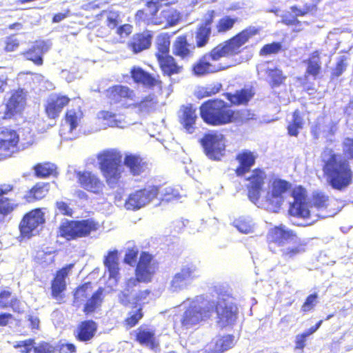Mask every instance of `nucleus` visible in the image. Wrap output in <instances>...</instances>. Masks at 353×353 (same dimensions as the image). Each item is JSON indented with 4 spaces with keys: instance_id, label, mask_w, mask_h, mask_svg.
Returning <instances> with one entry per match:
<instances>
[{
    "instance_id": "nucleus-55",
    "label": "nucleus",
    "mask_w": 353,
    "mask_h": 353,
    "mask_svg": "<svg viewBox=\"0 0 353 353\" xmlns=\"http://www.w3.org/2000/svg\"><path fill=\"white\" fill-rule=\"evenodd\" d=\"M282 49V43L279 41H274L270 43L264 45L260 50L261 56H268L270 54H277Z\"/></svg>"
},
{
    "instance_id": "nucleus-3",
    "label": "nucleus",
    "mask_w": 353,
    "mask_h": 353,
    "mask_svg": "<svg viewBox=\"0 0 353 353\" xmlns=\"http://www.w3.org/2000/svg\"><path fill=\"white\" fill-rule=\"evenodd\" d=\"M267 238L270 242V245L274 243L284 247L281 249V252L285 260H292L305 252L306 243L285 225H281L270 229Z\"/></svg>"
},
{
    "instance_id": "nucleus-26",
    "label": "nucleus",
    "mask_w": 353,
    "mask_h": 353,
    "mask_svg": "<svg viewBox=\"0 0 353 353\" xmlns=\"http://www.w3.org/2000/svg\"><path fill=\"white\" fill-rule=\"evenodd\" d=\"M50 49L48 42L45 41H36L27 51L23 53L26 59L32 61L37 65L43 63V54Z\"/></svg>"
},
{
    "instance_id": "nucleus-20",
    "label": "nucleus",
    "mask_w": 353,
    "mask_h": 353,
    "mask_svg": "<svg viewBox=\"0 0 353 353\" xmlns=\"http://www.w3.org/2000/svg\"><path fill=\"white\" fill-rule=\"evenodd\" d=\"M230 65H221V64H212L208 57L203 55L193 65L192 73L196 77H203L206 74L216 72L229 68Z\"/></svg>"
},
{
    "instance_id": "nucleus-19",
    "label": "nucleus",
    "mask_w": 353,
    "mask_h": 353,
    "mask_svg": "<svg viewBox=\"0 0 353 353\" xmlns=\"http://www.w3.org/2000/svg\"><path fill=\"white\" fill-rule=\"evenodd\" d=\"M235 343V336L233 334H225L214 339L210 343L207 344L204 347L203 352L223 353L233 347Z\"/></svg>"
},
{
    "instance_id": "nucleus-9",
    "label": "nucleus",
    "mask_w": 353,
    "mask_h": 353,
    "mask_svg": "<svg viewBox=\"0 0 353 353\" xmlns=\"http://www.w3.org/2000/svg\"><path fill=\"white\" fill-rule=\"evenodd\" d=\"M97 224L92 219L81 221H68L61 223L59 235L68 241L75 240L78 238L87 236L91 232L97 230Z\"/></svg>"
},
{
    "instance_id": "nucleus-48",
    "label": "nucleus",
    "mask_w": 353,
    "mask_h": 353,
    "mask_svg": "<svg viewBox=\"0 0 353 353\" xmlns=\"http://www.w3.org/2000/svg\"><path fill=\"white\" fill-rule=\"evenodd\" d=\"M157 52L156 53L157 59L169 56L170 40L168 34L160 35L157 41Z\"/></svg>"
},
{
    "instance_id": "nucleus-29",
    "label": "nucleus",
    "mask_w": 353,
    "mask_h": 353,
    "mask_svg": "<svg viewBox=\"0 0 353 353\" xmlns=\"http://www.w3.org/2000/svg\"><path fill=\"white\" fill-rule=\"evenodd\" d=\"M152 34L150 31H144L132 36L128 46L134 54H138L150 48L152 44Z\"/></svg>"
},
{
    "instance_id": "nucleus-47",
    "label": "nucleus",
    "mask_w": 353,
    "mask_h": 353,
    "mask_svg": "<svg viewBox=\"0 0 353 353\" xmlns=\"http://www.w3.org/2000/svg\"><path fill=\"white\" fill-rule=\"evenodd\" d=\"M232 225L238 231L243 234H250L254 232V224L250 216H241L235 219Z\"/></svg>"
},
{
    "instance_id": "nucleus-11",
    "label": "nucleus",
    "mask_w": 353,
    "mask_h": 353,
    "mask_svg": "<svg viewBox=\"0 0 353 353\" xmlns=\"http://www.w3.org/2000/svg\"><path fill=\"white\" fill-rule=\"evenodd\" d=\"M292 188V184L289 181L275 179L271 184L270 190L267 192L266 201L274 210H279L284 201V194Z\"/></svg>"
},
{
    "instance_id": "nucleus-57",
    "label": "nucleus",
    "mask_w": 353,
    "mask_h": 353,
    "mask_svg": "<svg viewBox=\"0 0 353 353\" xmlns=\"http://www.w3.org/2000/svg\"><path fill=\"white\" fill-rule=\"evenodd\" d=\"M36 342L34 339H28L24 341H16L13 347L15 349H21V353H30L32 350L34 351Z\"/></svg>"
},
{
    "instance_id": "nucleus-31",
    "label": "nucleus",
    "mask_w": 353,
    "mask_h": 353,
    "mask_svg": "<svg viewBox=\"0 0 353 353\" xmlns=\"http://www.w3.org/2000/svg\"><path fill=\"white\" fill-rule=\"evenodd\" d=\"M131 77L136 83L143 85L145 88H154L161 81L156 79L148 72L144 70L141 67L134 66L130 70Z\"/></svg>"
},
{
    "instance_id": "nucleus-30",
    "label": "nucleus",
    "mask_w": 353,
    "mask_h": 353,
    "mask_svg": "<svg viewBox=\"0 0 353 353\" xmlns=\"http://www.w3.org/2000/svg\"><path fill=\"white\" fill-rule=\"evenodd\" d=\"M310 203L306 196L303 194L294 197L293 203L290 204L289 214L299 218L307 219L310 216Z\"/></svg>"
},
{
    "instance_id": "nucleus-37",
    "label": "nucleus",
    "mask_w": 353,
    "mask_h": 353,
    "mask_svg": "<svg viewBox=\"0 0 353 353\" xmlns=\"http://www.w3.org/2000/svg\"><path fill=\"white\" fill-rule=\"evenodd\" d=\"M306 64L307 68L305 73L308 76H312L313 79H316L321 72V61L319 52H313L307 59L303 61Z\"/></svg>"
},
{
    "instance_id": "nucleus-36",
    "label": "nucleus",
    "mask_w": 353,
    "mask_h": 353,
    "mask_svg": "<svg viewBox=\"0 0 353 353\" xmlns=\"http://www.w3.org/2000/svg\"><path fill=\"white\" fill-rule=\"evenodd\" d=\"M103 263L108 271L110 278L117 280L119 275L118 250H110L104 256Z\"/></svg>"
},
{
    "instance_id": "nucleus-59",
    "label": "nucleus",
    "mask_w": 353,
    "mask_h": 353,
    "mask_svg": "<svg viewBox=\"0 0 353 353\" xmlns=\"http://www.w3.org/2000/svg\"><path fill=\"white\" fill-rule=\"evenodd\" d=\"M290 10L296 17H303L307 14L316 10V6L314 3H305L302 8H299L297 6H292L290 7Z\"/></svg>"
},
{
    "instance_id": "nucleus-27",
    "label": "nucleus",
    "mask_w": 353,
    "mask_h": 353,
    "mask_svg": "<svg viewBox=\"0 0 353 353\" xmlns=\"http://www.w3.org/2000/svg\"><path fill=\"white\" fill-rule=\"evenodd\" d=\"M195 46L188 42L187 35L183 34L177 37L172 46L173 54L181 57L183 60H188L194 55Z\"/></svg>"
},
{
    "instance_id": "nucleus-32",
    "label": "nucleus",
    "mask_w": 353,
    "mask_h": 353,
    "mask_svg": "<svg viewBox=\"0 0 353 353\" xmlns=\"http://www.w3.org/2000/svg\"><path fill=\"white\" fill-rule=\"evenodd\" d=\"M160 68L164 77H168L172 83L178 81L176 79L172 78L174 74H179L183 70V67L179 65L175 59L171 56H166L157 59Z\"/></svg>"
},
{
    "instance_id": "nucleus-8",
    "label": "nucleus",
    "mask_w": 353,
    "mask_h": 353,
    "mask_svg": "<svg viewBox=\"0 0 353 353\" xmlns=\"http://www.w3.org/2000/svg\"><path fill=\"white\" fill-rule=\"evenodd\" d=\"M201 276L200 262L196 260L185 261L174 274L170 281V290L179 292L189 288Z\"/></svg>"
},
{
    "instance_id": "nucleus-44",
    "label": "nucleus",
    "mask_w": 353,
    "mask_h": 353,
    "mask_svg": "<svg viewBox=\"0 0 353 353\" xmlns=\"http://www.w3.org/2000/svg\"><path fill=\"white\" fill-rule=\"evenodd\" d=\"M154 186L158 192L155 198L161 201L170 202L178 199L180 196L178 190L172 187Z\"/></svg>"
},
{
    "instance_id": "nucleus-34",
    "label": "nucleus",
    "mask_w": 353,
    "mask_h": 353,
    "mask_svg": "<svg viewBox=\"0 0 353 353\" xmlns=\"http://www.w3.org/2000/svg\"><path fill=\"white\" fill-rule=\"evenodd\" d=\"M69 98L66 96H57L50 98L46 108V112L49 118L55 119L59 116L63 108L69 103Z\"/></svg>"
},
{
    "instance_id": "nucleus-41",
    "label": "nucleus",
    "mask_w": 353,
    "mask_h": 353,
    "mask_svg": "<svg viewBox=\"0 0 353 353\" xmlns=\"http://www.w3.org/2000/svg\"><path fill=\"white\" fill-rule=\"evenodd\" d=\"M303 117L301 112L296 109L293 112L292 121L287 127L288 134L291 137H297L299 134V130L303 129Z\"/></svg>"
},
{
    "instance_id": "nucleus-18",
    "label": "nucleus",
    "mask_w": 353,
    "mask_h": 353,
    "mask_svg": "<svg viewBox=\"0 0 353 353\" xmlns=\"http://www.w3.org/2000/svg\"><path fill=\"white\" fill-rule=\"evenodd\" d=\"M77 177L81 187L84 190L98 194L103 190V183L99 178L89 171H79L77 172Z\"/></svg>"
},
{
    "instance_id": "nucleus-13",
    "label": "nucleus",
    "mask_w": 353,
    "mask_h": 353,
    "mask_svg": "<svg viewBox=\"0 0 353 353\" xmlns=\"http://www.w3.org/2000/svg\"><path fill=\"white\" fill-rule=\"evenodd\" d=\"M154 185L137 190L129 195L125 207L128 210H139L152 201L158 193Z\"/></svg>"
},
{
    "instance_id": "nucleus-22",
    "label": "nucleus",
    "mask_w": 353,
    "mask_h": 353,
    "mask_svg": "<svg viewBox=\"0 0 353 353\" xmlns=\"http://www.w3.org/2000/svg\"><path fill=\"white\" fill-rule=\"evenodd\" d=\"M178 117L180 123L183 125L185 131L189 134H192L195 130V123L197 119L196 109L192 104L181 106L178 112Z\"/></svg>"
},
{
    "instance_id": "nucleus-7",
    "label": "nucleus",
    "mask_w": 353,
    "mask_h": 353,
    "mask_svg": "<svg viewBox=\"0 0 353 353\" xmlns=\"http://www.w3.org/2000/svg\"><path fill=\"white\" fill-rule=\"evenodd\" d=\"M99 168L108 185L114 188L121 178L122 155L115 150H105L98 154Z\"/></svg>"
},
{
    "instance_id": "nucleus-17",
    "label": "nucleus",
    "mask_w": 353,
    "mask_h": 353,
    "mask_svg": "<svg viewBox=\"0 0 353 353\" xmlns=\"http://www.w3.org/2000/svg\"><path fill=\"white\" fill-rule=\"evenodd\" d=\"M26 93L23 89L19 88L14 90L8 103L5 111V118L11 119L18 112H21L26 105Z\"/></svg>"
},
{
    "instance_id": "nucleus-6",
    "label": "nucleus",
    "mask_w": 353,
    "mask_h": 353,
    "mask_svg": "<svg viewBox=\"0 0 353 353\" xmlns=\"http://www.w3.org/2000/svg\"><path fill=\"white\" fill-rule=\"evenodd\" d=\"M213 303L210 302L208 292L197 296L181 315V325L188 329L208 319L213 314Z\"/></svg>"
},
{
    "instance_id": "nucleus-60",
    "label": "nucleus",
    "mask_w": 353,
    "mask_h": 353,
    "mask_svg": "<svg viewBox=\"0 0 353 353\" xmlns=\"http://www.w3.org/2000/svg\"><path fill=\"white\" fill-rule=\"evenodd\" d=\"M222 88V85L221 83H216L214 85H210L206 88H202L200 89L197 93L196 97L199 99L204 98L206 97H210L213 94L218 93Z\"/></svg>"
},
{
    "instance_id": "nucleus-51",
    "label": "nucleus",
    "mask_w": 353,
    "mask_h": 353,
    "mask_svg": "<svg viewBox=\"0 0 353 353\" xmlns=\"http://www.w3.org/2000/svg\"><path fill=\"white\" fill-rule=\"evenodd\" d=\"M88 284L85 283L77 287L73 294V305L79 307L87 298Z\"/></svg>"
},
{
    "instance_id": "nucleus-49",
    "label": "nucleus",
    "mask_w": 353,
    "mask_h": 353,
    "mask_svg": "<svg viewBox=\"0 0 353 353\" xmlns=\"http://www.w3.org/2000/svg\"><path fill=\"white\" fill-rule=\"evenodd\" d=\"M238 17L225 15L221 18L217 24L216 29L219 33H225L230 30L238 21Z\"/></svg>"
},
{
    "instance_id": "nucleus-4",
    "label": "nucleus",
    "mask_w": 353,
    "mask_h": 353,
    "mask_svg": "<svg viewBox=\"0 0 353 353\" xmlns=\"http://www.w3.org/2000/svg\"><path fill=\"white\" fill-rule=\"evenodd\" d=\"M259 32V28L250 26L205 54L210 61H217L222 57L239 54L241 46Z\"/></svg>"
},
{
    "instance_id": "nucleus-50",
    "label": "nucleus",
    "mask_w": 353,
    "mask_h": 353,
    "mask_svg": "<svg viewBox=\"0 0 353 353\" xmlns=\"http://www.w3.org/2000/svg\"><path fill=\"white\" fill-rule=\"evenodd\" d=\"M347 57L345 55L340 56L337 59L336 65L332 69L330 74V80L333 81L334 79L341 77L343 72L347 70L348 63H347Z\"/></svg>"
},
{
    "instance_id": "nucleus-28",
    "label": "nucleus",
    "mask_w": 353,
    "mask_h": 353,
    "mask_svg": "<svg viewBox=\"0 0 353 353\" xmlns=\"http://www.w3.org/2000/svg\"><path fill=\"white\" fill-rule=\"evenodd\" d=\"M181 18V13L174 8H168L161 11L159 16L152 19L155 25L163 26L164 28L176 26Z\"/></svg>"
},
{
    "instance_id": "nucleus-5",
    "label": "nucleus",
    "mask_w": 353,
    "mask_h": 353,
    "mask_svg": "<svg viewBox=\"0 0 353 353\" xmlns=\"http://www.w3.org/2000/svg\"><path fill=\"white\" fill-rule=\"evenodd\" d=\"M200 116L203 121L212 125H222L232 122L234 111L222 99H212L204 101L200 106Z\"/></svg>"
},
{
    "instance_id": "nucleus-33",
    "label": "nucleus",
    "mask_w": 353,
    "mask_h": 353,
    "mask_svg": "<svg viewBox=\"0 0 353 353\" xmlns=\"http://www.w3.org/2000/svg\"><path fill=\"white\" fill-rule=\"evenodd\" d=\"M236 159L239 165L236 169L237 176H243L249 172L255 164L256 156L249 150H244L236 155Z\"/></svg>"
},
{
    "instance_id": "nucleus-52",
    "label": "nucleus",
    "mask_w": 353,
    "mask_h": 353,
    "mask_svg": "<svg viewBox=\"0 0 353 353\" xmlns=\"http://www.w3.org/2000/svg\"><path fill=\"white\" fill-rule=\"evenodd\" d=\"M143 308L141 305H135L133 310L129 312V316L125 319L126 324L130 327L136 325L143 316Z\"/></svg>"
},
{
    "instance_id": "nucleus-14",
    "label": "nucleus",
    "mask_w": 353,
    "mask_h": 353,
    "mask_svg": "<svg viewBox=\"0 0 353 353\" xmlns=\"http://www.w3.org/2000/svg\"><path fill=\"white\" fill-rule=\"evenodd\" d=\"M13 189L12 185L0 184V223H3L18 206L13 199L6 196Z\"/></svg>"
},
{
    "instance_id": "nucleus-58",
    "label": "nucleus",
    "mask_w": 353,
    "mask_h": 353,
    "mask_svg": "<svg viewBox=\"0 0 353 353\" xmlns=\"http://www.w3.org/2000/svg\"><path fill=\"white\" fill-rule=\"evenodd\" d=\"M139 249L137 247L128 248L125 251L123 262L132 267L137 266Z\"/></svg>"
},
{
    "instance_id": "nucleus-64",
    "label": "nucleus",
    "mask_w": 353,
    "mask_h": 353,
    "mask_svg": "<svg viewBox=\"0 0 353 353\" xmlns=\"http://www.w3.org/2000/svg\"><path fill=\"white\" fill-rule=\"evenodd\" d=\"M150 291L148 290H141L140 288L138 289L135 293L133 299H132V303L138 305L139 301H143L146 299L148 296L150 294Z\"/></svg>"
},
{
    "instance_id": "nucleus-46",
    "label": "nucleus",
    "mask_w": 353,
    "mask_h": 353,
    "mask_svg": "<svg viewBox=\"0 0 353 353\" xmlns=\"http://www.w3.org/2000/svg\"><path fill=\"white\" fill-rule=\"evenodd\" d=\"M57 166L54 163H38L34 167V174L37 177L46 178L57 175Z\"/></svg>"
},
{
    "instance_id": "nucleus-35",
    "label": "nucleus",
    "mask_w": 353,
    "mask_h": 353,
    "mask_svg": "<svg viewBox=\"0 0 353 353\" xmlns=\"http://www.w3.org/2000/svg\"><path fill=\"white\" fill-rule=\"evenodd\" d=\"M255 92L252 87L244 88L236 90L234 93L226 92V99L234 105H245L254 96Z\"/></svg>"
},
{
    "instance_id": "nucleus-53",
    "label": "nucleus",
    "mask_w": 353,
    "mask_h": 353,
    "mask_svg": "<svg viewBox=\"0 0 353 353\" xmlns=\"http://www.w3.org/2000/svg\"><path fill=\"white\" fill-rule=\"evenodd\" d=\"M211 30L205 28H199L196 32V43L198 48L204 47L209 41Z\"/></svg>"
},
{
    "instance_id": "nucleus-54",
    "label": "nucleus",
    "mask_w": 353,
    "mask_h": 353,
    "mask_svg": "<svg viewBox=\"0 0 353 353\" xmlns=\"http://www.w3.org/2000/svg\"><path fill=\"white\" fill-rule=\"evenodd\" d=\"M328 201V196L322 192L316 191L312 194V201L310 204V207H315L317 209L326 208Z\"/></svg>"
},
{
    "instance_id": "nucleus-62",
    "label": "nucleus",
    "mask_w": 353,
    "mask_h": 353,
    "mask_svg": "<svg viewBox=\"0 0 353 353\" xmlns=\"http://www.w3.org/2000/svg\"><path fill=\"white\" fill-rule=\"evenodd\" d=\"M55 350V347L49 343L41 341L37 345H35V347L34 348V353H54Z\"/></svg>"
},
{
    "instance_id": "nucleus-63",
    "label": "nucleus",
    "mask_w": 353,
    "mask_h": 353,
    "mask_svg": "<svg viewBox=\"0 0 353 353\" xmlns=\"http://www.w3.org/2000/svg\"><path fill=\"white\" fill-rule=\"evenodd\" d=\"M318 299L317 293H313L310 294L303 303L301 310L303 312H308L311 310L316 304Z\"/></svg>"
},
{
    "instance_id": "nucleus-45",
    "label": "nucleus",
    "mask_w": 353,
    "mask_h": 353,
    "mask_svg": "<svg viewBox=\"0 0 353 353\" xmlns=\"http://www.w3.org/2000/svg\"><path fill=\"white\" fill-rule=\"evenodd\" d=\"M66 289L65 279L57 274L51 282L52 296L59 300L63 298V293Z\"/></svg>"
},
{
    "instance_id": "nucleus-25",
    "label": "nucleus",
    "mask_w": 353,
    "mask_h": 353,
    "mask_svg": "<svg viewBox=\"0 0 353 353\" xmlns=\"http://www.w3.org/2000/svg\"><path fill=\"white\" fill-rule=\"evenodd\" d=\"M134 332L136 341L141 345L149 347L153 350L159 347V343L156 339L154 328L141 325Z\"/></svg>"
},
{
    "instance_id": "nucleus-56",
    "label": "nucleus",
    "mask_w": 353,
    "mask_h": 353,
    "mask_svg": "<svg viewBox=\"0 0 353 353\" xmlns=\"http://www.w3.org/2000/svg\"><path fill=\"white\" fill-rule=\"evenodd\" d=\"M98 118L108 121L111 127L122 128L121 121L116 118V114L109 111H100Z\"/></svg>"
},
{
    "instance_id": "nucleus-16",
    "label": "nucleus",
    "mask_w": 353,
    "mask_h": 353,
    "mask_svg": "<svg viewBox=\"0 0 353 353\" xmlns=\"http://www.w3.org/2000/svg\"><path fill=\"white\" fill-rule=\"evenodd\" d=\"M153 256L148 252H142L135 269V276L144 283L151 281L154 272V267L152 263Z\"/></svg>"
},
{
    "instance_id": "nucleus-43",
    "label": "nucleus",
    "mask_w": 353,
    "mask_h": 353,
    "mask_svg": "<svg viewBox=\"0 0 353 353\" xmlns=\"http://www.w3.org/2000/svg\"><path fill=\"white\" fill-rule=\"evenodd\" d=\"M109 99L114 103L120 101L121 98H129L132 91L128 87L122 85H116L108 90Z\"/></svg>"
},
{
    "instance_id": "nucleus-40",
    "label": "nucleus",
    "mask_w": 353,
    "mask_h": 353,
    "mask_svg": "<svg viewBox=\"0 0 353 353\" xmlns=\"http://www.w3.org/2000/svg\"><path fill=\"white\" fill-rule=\"evenodd\" d=\"M103 288H99L97 290L92 294V296L88 299L83 307V312L86 314L94 312L101 306L103 302Z\"/></svg>"
},
{
    "instance_id": "nucleus-42",
    "label": "nucleus",
    "mask_w": 353,
    "mask_h": 353,
    "mask_svg": "<svg viewBox=\"0 0 353 353\" xmlns=\"http://www.w3.org/2000/svg\"><path fill=\"white\" fill-rule=\"evenodd\" d=\"M265 72L268 77L270 79L269 84L272 88L279 87L287 78L286 76L283 74V71L277 67H268L265 70Z\"/></svg>"
},
{
    "instance_id": "nucleus-2",
    "label": "nucleus",
    "mask_w": 353,
    "mask_h": 353,
    "mask_svg": "<svg viewBox=\"0 0 353 353\" xmlns=\"http://www.w3.org/2000/svg\"><path fill=\"white\" fill-rule=\"evenodd\" d=\"M231 291L223 285L209 289L210 302L214 305L213 312L216 313L217 323L221 328L233 326L239 318V307Z\"/></svg>"
},
{
    "instance_id": "nucleus-21",
    "label": "nucleus",
    "mask_w": 353,
    "mask_h": 353,
    "mask_svg": "<svg viewBox=\"0 0 353 353\" xmlns=\"http://www.w3.org/2000/svg\"><path fill=\"white\" fill-rule=\"evenodd\" d=\"M141 283L144 282L137 276L131 277L125 281L124 289L118 294L119 302L122 305H131L132 299L135 296L138 289L141 288Z\"/></svg>"
},
{
    "instance_id": "nucleus-12",
    "label": "nucleus",
    "mask_w": 353,
    "mask_h": 353,
    "mask_svg": "<svg viewBox=\"0 0 353 353\" xmlns=\"http://www.w3.org/2000/svg\"><path fill=\"white\" fill-rule=\"evenodd\" d=\"M46 221L44 213L39 208L32 210L25 214L19 223V230L23 237L30 238L38 232L37 228Z\"/></svg>"
},
{
    "instance_id": "nucleus-1",
    "label": "nucleus",
    "mask_w": 353,
    "mask_h": 353,
    "mask_svg": "<svg viewBox=\"0 0 353 353\" xmlns=\"http://www.w3.org/2000/svg\"><path fill=\"white\" fill-rule=\"evenodd\" d=\"M322 158L323 170L329 185L341 192L347 188L353 181V171L348 159L329 148L324 150Z\"/></svg>"
},
{
    "instance_id": "nucleus-39",
    "label": "nucleus",
    "mask_w": 353,
    "mask_h": 353,
    "mask_svg": "<svg viewBox=\"0 0 353 353\" xmlns=\"http://www.w3.org/2000/svg\"><path fill=\"white\" fill-rule=\"evenodd\" d=\"M50 183L39 182L33 186L23 196L29 203L43 199L48 192Z\"/></svg>"
},
{
    "instance_id": "nucleus-61",
    "label": "nucleus",
    "mask_w": 353,
    "mask_h": 353,
    "mask_svg": "<svg viewBox=\"0 0 353 353\" xmlns=\"http://www.w3.org/2000/svg\"><path fill=\"white\" fill-rule=\"evenodd\" d=\"M344 157L349 160L353 159V138L346 137L342 143Z\"/></svg>"
},
{
    "instance_id": "nucleus-24",
    "label": "nucleus",
    "mask_w": 353,
    "mask_h": 353,
    "mask_svg": "<svg viewBox=\"0 0 353 353\" xmlns=\"http://www.w3.org/2000/svg\"><path fill=\"white\" fill-rule=\"evenodd\" d=\"M78 126V118L74 110H68L65 122L61 124L60 129V135L67 139H74L77 137V133L75 132Z\"/></svg>"
},
{
    "instance_id": "nucleus-15",
    "label": "nucleus",
    "mask_w": 353,
    "mask_h": 353,
    "mask_svg": "<svg viewBox=\"0 0 353 353\" xmlns=\"http://www.w3.org/2000/svg\"><path fill=\"white\" fill-rule=\"evenodd\" d=\"M266 178L265 172L261 169H255L252 174L246 177L250 182L248 185V198L253 203H256L259 200L261 192L264 185V180Z\"/></svg>"
},
{
    "instance_id": "nucleus-23",
    "label": "nucleus",
    "mask_w": 353,
    "mask_h": 353,
    "mask_svg": "<svg viewBox=\"0 0 353 353\" xmlns=\"http://www.w3.org/2000/svg\"><path fill=\"white\" fill-rule=\"evenodd\" d=\"M97 329L98 325L94 321L85 320L78 325L74 335L79 341L88 343L94 338Z\"/></svg>"
},
{
    "instance_id": "nucleus-38",
    "label": "nucleus",
    "mask_w": 353,
    "mask_h": 353,
    "mask_svg": "<svg viewBox=\"0 0 353 353\" xmlns=\"http://www.w3.org/2000/svg\"><path fill=\"white\" fill-rule=\"evenodd\" d=\"M123 164L133 175H139L145 171V163L137 155L128 154H125Z\"/></svg>"
},
{
    "instance_id": "nucleus-10",
    "label": "nucleus",
    "mask_w": 353,
    "mask_h": 353,
    "mask_svg": "<svg viewBox=\"0 0 353 353\" xmlns=\"http://www.w3.org/2000/svg\"><path fill=\"white\" fill-rule=\"evenodd\" d=\"M199 142L205 154L211 160L219 161L225 154V137L218 131L205 133Z\"/></svg>"
}]
</instances>
